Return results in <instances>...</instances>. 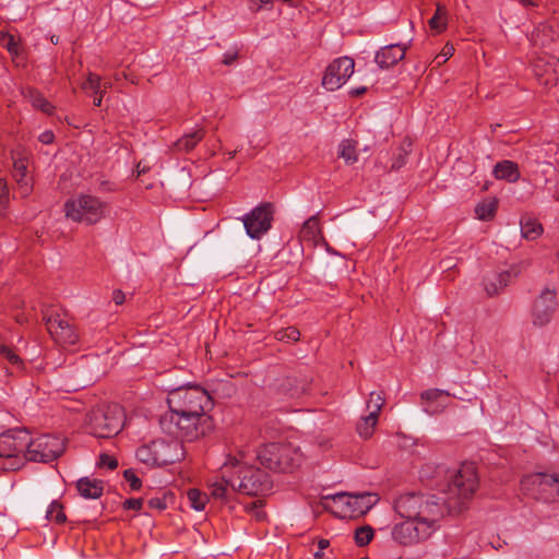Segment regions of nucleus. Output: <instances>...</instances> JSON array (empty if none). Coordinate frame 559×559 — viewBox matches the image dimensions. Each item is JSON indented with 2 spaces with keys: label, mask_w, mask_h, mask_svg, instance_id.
Here are the masks:
<instances>
[{
  "label": "nucleus",
  "mask_w": 559,
  "mask_h": 559,
  "mask_svg": "<svg viewBox=\"0 0 559 559\" xmlns=\"http://www.w3.org/2000/svg\"><path fill=\"white\" fill-rule=\"evenodd\" d=\"M478 487V476L473 465H463L439 495L407 493L397 498L394 510L401 518L415 519L431 536L447 514L462 512Z\"/></svg>",
  "instance_id": "1"
},
{
  "label": "nucleus",
  "mask_w": 559,
  "mask_h": 559,
  "mask_svg": "<svg viewBox=\"0 0 559 559\" xmlns=\"http://www.w3.org/2000/svg\"><path fill=\"white\" fill-rule=\"evenodd\" d=\"M159 425L162 430L174 437L175 440L191 442L207 433L213 427V421L211 417H202L193 413H181L169 408L160 417Z\"/></svg>",
  "instance_id": "2"
},
{
  "label": "nucleus",
  "mask_w": 559,
  "mask_h": 559,
  "mask_svg": "<svg viewBox=\"0 0 559 559\" xmlns=\"http://www.w3.org/2000/svg\"><path fill=\"white\" fill-rule=\"evenodd\" d=\"M230 471L233 474L231 490L234 491L247 496H260L272 488L271 477L265 471L241 460L230 461Z\"/></svg>",
  "instance_id": "3"
},
{
  "label": "nucleus",
  "mask_w": 559,
  "mask_h": 559,
  "mask_svg": "<svg viewBox=\"0 0 559 559\" xmlns=\"http://www.w3.org/2000/svg\"><path fill=\"white\" fill-rule=\"evenodd\" d=\"M167 403L170 409L202 417H210L207 412L213 407L211 395L200 385H187L170 391Z\"/></svg>",
  "instance_id": "4"
},
{
  "label": "nucleus",
  "mask_w": 559,
  "mask_h": 559,
  "mask_svg": "<svg viewBox=\"0 0 559 559\" xmlns=\"http://www.w3.org/2000/svg\"><path fill=\"white\" fill-rule=\"evenodd\" d=\"M124 414L118 404L99 405L87 413L86 425L91 435L111 438L123 426Z\"/></svg>",
  "instance_id": "5"
},
{
  "label": "nucleus",
  "mask_w": 559,
  "mask_h": 559,
  "mask_svg": "<svg viewBox=\"0 0 559 559\" xmlns=\"http://www.w3.org/2000/svg\"><path fill=\"white\" fill-rule=\"evenodd\" d=\"M257 459L270 471L286 473L299 465L301 454L289 443L273 442L259 449Z\"/></svg>",
  "instance_id": "6"
},
{
  "label": "nucleus",
  "mask_w": 559,
  "mask_h": 559,
  "mask_svg": "<svg viewBox=\"0 0 559 559\" xmlns=\"http://www.w3.org/2000/svg\"><path fill=\"white\" fill-rule=\"evenodd\" d=\"M108 204L92 194H81L64 204L66 216L73 222L94 225L107 213Z\"/></svg>",
  "instance_id": "7"
},
{
  "label": "nucleus",
  "mask_w": 559,
  "mask_h": 559,
  "mask_svg": "<svg viewBox=\"0 0 559 559\" xmlns=\"http://www.w3.org/2000/svg\"><path fill=\"white\" fill-rule=\"evenodd\" d=\"M182 447L177 440H154L136 450V459L150 466L173 464L182 455Z\"/></svg>",
  "instance_id": "8"
},
{
  "label": "nucleus",
  "mask_w": 559,
  "mask_h": 559,
  "mask_svg": "<svg viewBox=\"0 0 559 559\" xmlns=\"http://www.w3.org/2000/svg\"><path fill=\"white\" fill-rule=\"evenodd\" d=\"M64 452V441L53 435H41L35 439L27 432V444L24 456L34 462L48 463Z\"/></svg>",
  "instance_id": "9"
},
{
  "label": "nucleus",
  "mask_w": 559,
  "mask_h": 559,
  "mask_svg": "<svg viewBox=\"0 0 559 559\" xmlns=\"http://www.w3.org/2000/svg\"><path fill=\"white\" fill-rule=\"evenodd\" d=\"M272 203H262L254 207L242 218L247 235L252 239H260L272 227L273 221Z\"/></svg>",
  "instance_id": "10"
},
{
  "label": "nucleus",
  "mask_w": 559,
  "mask_h": 559,
  "mask_svg": "<svg viewBox=\"0 0 559 559\" xmlns=\"http://www.w3.org/2000/svg\"><path fill=\"white\" fill-rule=\"evenodd\" d=\"M355 62L349 57L333 60L326 68L322 78V86L328 91H335L343 86L354 73Z\"/></svg>",
  "instance_id": "11"
},
{
  "label": "nucleus",
  "mask_w": 559,
  "mask_h": 559,
  "mask_svg": "<svg viewBox=\"0 0 559 559\" xmlns=\"http://www.w3.org/2000/svg\"><path fill=\"white\" fill-rule=\"evenodd\" d=\"M405 521L396 523L391 532L392 538L403 546H412L428 539V533L415 519L404 518Z\"/></svg>",
  "instance_id": "12"
},
{
  "label": "nucleus",
  "mask_w": 559,
  "mask_h": 559,
  "mask_svg": "<svg viewBox=\"0 0 559 559\" xmlns=\"http://www.w3.org/2000/svg\"><path fill=\"white\" fill-rule=\"evenodd\" d=\"M44 320L49 334L53 340L63 345H73L79 340V334L74 325H72L67 319L62 318L59 313L45 314Z\"/></svg>",
  "instance_id": "13"
},
{
  "label": "nucleus",
  "mask_w": 559,
  "mask_h": 559,
  "mask_svg": "<svg viewBox=\"0 0 559 559\" xmlns=\"http://www.w3.org/2000/svg\"><path fill=\"white\" fill-rule=\"evenodd\" d=\"M556 292L548 288L544 289L533 305V324L536 326H544L548 324L556 311Z\"/></svg>",
  "instance_id": "14"
},
{
  "label": "nucleus",
  "mask_w": 559,
  "mask_h": 559,
  "mask_svg": "<svg viewBox=\"0 0 559 559\" xmlns=\"http://www.w3.org/2000/svg\"><path fill=\"white\" fill-rule=\"evenodd\" d=\"M335 502L345 506L344 516H357L367 513L376 502L374 496L371 493H336L331 497Z\"/></svg>",
  "instance_id": "15"
},
{
  "label": "nucleus",
  "mask_w": 559,
  "mask_h": 559,
  "mask_svg": "<svg viewBox=\"0 0 559 559\" xmlns=\"http://www.w3.org/2000/svg\"><path fill=\"white\" fill-rule=\"evenodd\" d=\"M27 444L26 430H8L0 433V457L16 459Z\"/></svg>",
  "instance_id": "16"
},
{
  "label": "nucleus",
  "mask_w": 559,
  "mask_h": 559,
  "mask_svg": "<svg viewBox=\"0 0 559 559\" xmlns=\"http://www.w3.org/2000/svg\"><path fill=\"white\" fill-rule=\"evenodd\" d=\"M233 474L230 471V460L227 461L221 468V473L217 476L212 477L209 480L207 488L210 495L217 500L227 501L230 498V493L235 492L231 490Z\"/></svg>",
  "instance_id": "17"
},
{
  "label": "nucleus",
  "mask_w": 559,
  "mask_h": 559,
  "mask_svg": "<svg viewBox=\"0 0 559 559\" xmlns=\"http://www.w3.org/2000/svg\"><path fill=\"white\" fill-rule=\"evenodd\" d=\"M12 177L15 180V191L25 198L33 191L32 178L27 175V157L20 152L13 153Z\"/></svg>",
  "instance_id": "18"
},
{
  "label": "nucleus",
  "mask_w": 559,
  "mask_h": 559,
  "mask_svg": "<svg viewBox=\"0 0 559 559\" xmlns=\"http://www.w3.org/2000/svg\"><path fill=\"white\" fill-rule=\"evenodd\" d=\"M406 49L402 44L386 45L376 53L374 61L381 69H389L404 59Z\"/></svg>",
  "instance_id": "19"
},
{
  "label": "nucleus",
  "mask_w": 559,
  "mask_h": 559,
  "mask_svg": "<svg viewBox=\"0 0 559 559\" xmlns=\"http://www.w3.org/2000/svg\"><path fill=\"white\" fill-rule=\"evenodd\" d=\"M511 271L491 273L485 276L484 286L488 296L498 295L511 281Z\"/></svg>",
  "instance_id": "20"
},
{
  "label": "nucleus",
  "mask_w": 559,
  "mask_h": 559,
  "mask_svg": "<svg viewBox=\"0 0 559 559\" xmlns=\"http://www.w3.org/2000/svg\"><path fill=\"white\" fill-rule=\"evenodd\" d=\"M76 489L85 499H98L104 491V484L99 479L82 477L76 483Z\"/></svg>",
  "instance_id": "21"
},
{
  "label": "nucleus",
  "mask_w": 559,
  "mask_h": 559,
  "mask_svg": "<svg viewBox=\"0 0 559 559\" xmlns=\"http://www.w3.org/2000/svg\"><path fill=\"white\" fill-rule=\"evenodd\" d=\"M421 400L426 402L425 412L429 414H436L441 412L447 403L444 402H438L440 397L448 399L450 394L445 391L439 390V389H430L426 390L421 393Z\"/></svg>",
  "instance_id": "22"
},
{
  "label": "nucleus",
  "mask_w": 559,
  "mask_h": 559,
  "mask_svg": "<svg viewBox=\"0 0 559 559\" xmlns=\"http://www.w3.org/2000/svg\"><path fill=\"white\" fill-rule=\"evenodd\" d=\"M492 174L496 179L516 182L520 179V170L516 163L512 160H502L495 165Z\"/></svg>",
  "instance_id": "23"
},
{
  "label": "nucleus",
  "mask_w": 559,
  "mask_h": 559,
  "mask_svg": "<svg viewBox=\"0 0 559 559\" xmlns=\"http://www.w3.org/2000/svg\"><path fill=\"white\" fill-rule=\"evenodd\" d=\"M321 237L320 222L317 215L309 217L299 231V238L304 241L316 243Z\"/></svg>",
  "instance_id": "24"
},
{
  "label": "nucleus",
  "mask_w": 559,
  "mask_h": 559,
  "mask_svg": "<svg viewBox=\"0 0 559 559\" xmlns=\"http://www.w3.org/2000/svg\"><path fill=\"white\" fill-rule=\"evenodd\" d=\"M204 138L203 129L194 130L190 133L182 135L176 143L178 151L190 152L195 145Z\"/></svg>",
  "instance_id": "25"
},
{
  "label": "nucleus",
  "mask_w": 559,
  "mask_h": 559,
  "mask_svg": "<svg viewBox=\"0 0 559 559\" xmlns=\"http://www.w3.org/2000/svg\"><path fill=\"white\" fill-rule=\"evenodd\" d=\"M356 144L355 141L345 139L338 145V157L343 158L348 165L357 162Z\"/></svg>",
  "instance_id": "26"
},
{
  "label": "nucleus",
  "mask_w": 559,
  "mask_h": 559,
  "mask_svg": "<svg viewBox=\"0 0 559 559\" xmlns=\"http://www.w3.org/2000/svg\"><path fill=\"white\" fill-rule=\"evenodd\" d=\"M542 231L543 227L536 219L527 217L521 221V233L524 238L534 240Z\"/></svg>",
  "instance_id": "27"
},
{
  "label": "nucleus",
  "mask_w": 559,
  "mask_h": 559,
  "mask_svg": "<svg viewBox=\"0 0 559 559\" xmlns=\"http://www.w3.org/2000/svg\"><path fill=\"white\" fill-rule=\"evenodd\" d=\"M0 362H7L17 370H22L24 367L20 356L10 346L3 344L0 345Z\"/></svg>",
  "instance_id": "28"
},
{
  "label": "nucleus",
  "mask_w": 559,
  "mask_h": 559,
  "mask_svg": "<svg viewBox=\"0 0 559 559\" xmlns=\"http://www.w3.org/2000/svg\"><path fill=\"white\" fill-rule=\"evenodd\" d=\"M379 415L369 413L362 417L361 421L357 425V432L360 437L367 439L372 436L373 429L378 423Z\"/></svg>",
  "instance_id": "29"
},
{
  "label": "nucleus",
  "mask_w": 559,
  "mask_h": 559,
  "mask_svg": "<svg viewBox=\"0 0 559 559\" xmlns=\"http://www.w3.org/2000/svg\"><path fill=\"white\" fill-rule=\"evenodd\" d=\"M27 97L33 107L41 110L47 115H51L53 112V106L39 92L29 90Z\"/></svg>",
  "instance_id": "30"
},
{
  "label": "nucleus",
  "mask_w": 559,
  "mask_h": 559,
  "mask_svg": "<svg viewBox=\"0 0 559 559\" xmlns=\"http://www.w3.org/2000/svg\"><path fill=\"white\" fill-rule=\"evenodd\" d=\"M187 499L190 503V507L195 511L204 510L209 501L207 495L197 488H192L187 491Z\"/></svg>",
  "instance_id": "31"
},
{
  "label": "nucleus",
  "mask_w": 559,
  "mask_h": 559,
  "mask_svg": "<svg viewBox=\"0 0 559 559\" xmlns=\"http://www.w3.org/2000/svg\"><path fill=\"white\" fill-rule=\"evenodd\" d=\"M497 207L496 200H486L477 204L475 213L478 219L488 221L495 216Z\"/></svg>",
  "instance_id": "32"
},
{
  "label": "nucleus",
  "mask_w": 559,
  "mask_h": 559,
  "mask_svg": "<svg viewBox=\"0 0 559 559\" xmlns=\"http://www.w3.org/2000/svg\"><path fill=\"white\" fill-rule=\"evenodd\" d=\"M283 386L286 389V392L289 397H299L308 391V383L302 382L300 385L297 384V380L295 378H287Z\"/></svg>",
  "instance_id": "33"
},
{
  "label": "nucleus",
  "mask_w": 559,
  "mask_h": 559,
  "mask_svg": "<svg viewBox=\"0 0 559 559\" xmlns=\"http://www.w3.org/2000/svg\"><path fill=\"white\" fill-rule=\"evenodd\" d=\"M82 90L88 95H97L102 92V78L95 73H88L87 79L82 83Z\"/></svg>",
  "instance_id": "34"
},
{
  "label": "nucleus",
  "mask_w": 559,
  "mask_h": 559,
  "mask_svg": "<svg viewBox=\"0 0 559 559\" xmlns=\"http://www.w3.org/2000/svg\"><path fill=\"white\" fill-rule=\"evenodd\" d=\"M46 518L49 520V521H53L58 524H62L66 522L67 520V516L63 512V507L60 502L58 501H52L46 512Z\"/></svg>",
  "instance_id": "35"
},
{
  "label": "nucleus",
  "mask_w": 559,
  "mask_h": 559,
  "mask_svg": "<svg viewBox=\"0 0 559 559\" xmlns=\"http://www.w3.org/2000/svg\"><path fill=\"white\" fill-rule=\"evenodd\" d=\"M373 530L369 525L360 526L355 531V543L362 547L368 545L373 538Z\"/></svg>",
  "instance_id": "36"
},
{
  "label": "nucleus",
  "mask_w": 559,
  "mask_h": 559,
  "mask_svg": "<svg viewBox=\"0 0 559 559\" xmlns=\"http://www.w3.org/2000/svg\"><path fill=\"white\" fill-rule=\"evenodd\" d=\"M300 337V332L295 326H288L275 332V338L281 342H296Z\"/></svg>",
  "instance_id": "37"
},
{
  "label": "nucleus",
  "mask_w": 559,
  "mask_h": 559,
  "mask_svg": "<svg viewBox=\"0 0 559 559\" xmlns=\"http://www.w3.org/2000/svg\"><path fill=\"white\" fill-rule=\"evenodd\" d=\"M0 46L5 48L11 55H19V43L15 37L9 33L0 35Z\"/></svg>",
  "instance_id": "38"
},
{
  "label": "nucleus",
  "mask_w": 559,
  "mask_h": 559,
  "mask_svg": "<svg viewBox=\"0 0 559 559\" xmlns=\"http://www.w3.org/2000/svg\"><path fill=\"white\" fill-rule=\"evenodd\" d=\"M454 53V47L451 44H445L441 52L435 58L433 62L437 67L442 66L447 62Z\"/></svg>",
  "instance_id": "39"
},
{
  "label": "nucleus",
  "mask_w": 559,
  "mask_h": 559,
  "mask_svg": "<svg viewBox=\"0 0 559 559\" xmlns=\"http://www.w3.org/2000/svg\"><path fill=\"white\" fill-rule=\"evenodd\" d=\"M376 403V408L371 413L379 415L382 406L384 405V396L380 393L371 392L369 401L367 402V408H371V404Z\"/></svg>",
  "instance_id": "40"
},
{
  "label": "nucleus",
  "mask_w": 559,
  "mask_h": 559,
  "mask_svg": "<svg viewBox=\"0 0 559 559\" xmlns=\"http://www.w3.org/2000/svg\"><path fill=\"white\" fill-rule=\"evenodd\" d=\"M537 477L539 478V484L544 486H558L557 495L559 496V475L558 474H538Z\"/></svg>",
  "instance_id": "41"
},
{
  "label": "nucleus",
  "mask_w": 559,
  "mask_h": 559,
  "mask_svg": "<svg viewBox=\"0 0 559 559\" xmlns=\"http://www.w3.org/2000/svg\"><path fill=\"white\" fill-rule=\"evenodd\" d=\"M448 17H439L433 14V16L429 20V25L431 29L437 33H442L447 28Z\"/></svg>",
  "instance_id": "42"
},
{
  "label": "nucleus",
  "mask_w": 559,
  "mask_h": 559,
  "mask_svg": "<svg viewBox=\"0 0 559 559\" xmlns=\"http://www.w3.org/2000/svg\"><path fill=\"white\" fill-rule=\"evenodd\" d=\"M98 465L100 467H107L108 469L114 471L118 467V461L114 456L107 453H103L99 456Z\"/></svg>",
  "instance_id": "43"
},
{
  "label": "nucleus",
  "mask_w": 559,
  "mask_h": 559,
  "mask_svg": "<svg viewBox=\"0 0 559 559\" xmlns=\"http://www.w3.org/2000/svg\"><path fill=\"white\" fill-rule=\"evenodd\" d=\"M123 476L132 490H138L141 488L142 481L132 469H126Z\"/></svg>",
  "instance_id": "44"
},
{
  "label": "nucleus",
  "mask_w": 559,
  "mask_h": 559,
  "mask_svg": "<svg viewBox=\"0 0 559 559\" xmlns=\"http://www.w3.org/2000/svg\"><path fill=\"white\" fill-rule=\"evenodd\" d=\"M96 189L102 192L116 191L117 185L103 177L96 179Z\"/></svg>",
  "instance_id": "45"
},
{
  "label": "nucleus",
  "mask_w": 559,
  "mask_h": 559,
  "mask_svg": "<svg viewBox=\"0 0 559 559\" xmlns=\"http://www.w3.org/2000/svg\"><path fill=\"white\" fill-rule=\"evenodd\" d=\"M246 509L257 521H263L265 519V512L257 506V502L247 506Z\"/></svg>",
  "instance_id": "46"
},
{
  "label": "nucleus",
  "mask_w": 559,
  "mask_h": 559,
  "mask_svg": "<svg viewBox=\"0 0 559 559\" xmlns=\"http://www.w3.org/2000/svg\"><path fill=\"white\" fill-rule=\"evenodd\" d=\"M142 508V499H128L123 502V509L126 510H140Z\"/></svg>",
  "instance_id": "47"
},
{
  "label": "nucleus",
  "mask_w": 559,
  "mask_h": 559,
  "mask_svg": "<svg viewBox=\"0 0 559 559\" xmlns=\"http://www.w3.org/2000/svg\"><path fill=\"white\" fill-rule=\"evenodd\" d=\"M238 58V50H228L223 55V63L226 66L233 64Z\"/></svg>",
  "instance_id": "48"
},
{
  "label": "nucleus",
  "mask_w": 559,
  "mask_h": 559,
  "mask_svg": "<svg viewBox=\"0 0 559 559\" xmlns=\"http://www.w3.org/2000/svg\"><path fill=\"white\" fill-rule=\"evenodd\" d=\"M9 198V187L4 179H0V203L4 204Z\"/></svg>",
  "instance_id": "49"
},
{
  "label": "nucleus",
  "mask_w": 559,
  "mask_h": 559,
  "mask_svg": "<svg viewBox=\"0 0 559 559\" xmlns=\"http://www.w3.org/2000/svg\"><path fill=\"white\" fill-rule=\"evenodd\" d=\"M148 506L152 509L164 510L166 509V502L160 498H152L148 500Z\"/></svg>",
  "instance_id": "50"
},
{
  "label": "nucleus",
  "mask_w": 559,
  "mask_h": 559,
  "mask_svg": "<svg viewBox=\"0 0 559 559\" xmlns=\"http://www.w3.org/2000/svg\"><path fill=\"white\" fill-rule=\"evenodd\" d=\"M38 140L43 143V144H51L55 140V135L51 131H44Z\"/></svg>",
  "instance_id": "51"
},
{
  "label": "nucleus",
  "mask_w": 559,
  "mask_h": 559,
  "mask_svg": "<svg viewBox=\"0 0 559 559\" xmlns=\"http://www.w3.org/2000/svg\"><path fill=\"white\" fill-rule=\"evenodd\" d=\"M112 299L116 302V305H121L124 301V294L121 290H115Z\"/></svg>",
  "instance_id": "52"
},
{
  "label": "nucleus",
  "mask_w": 559,
  "mask_h": 559,
  "mask_svg": "<svg viewBox=\"0 0 559 559\" xmlns=\"http://www.w3.org/2000/svg\"><path fill=\"white\" fill-rule=\"evenodd\" d=\"M435 15L441 17H448V10L443 4H437Z\"/></svg>",
  "instance_id": "53"
},
{
  "label": "nucleus",
  "mask_w": 559,
  "mask_h": 559,
  "mask_svg": "<svg viewBox=\"0 0 559 559\" xmlns=\"http://www.w3.org/2000/svg\"><path fill=\"white\" fill-rule=\"evenodd\" d=\"M366 92H367V87H365V86H359V87L352 88V90L349 91V94H350L352 96L357 97V96H361V95H364Z\"/></svg>",
  "instance_id": "54"
},
{
  "label": "nucleus",
  "mask_w": 559,
  "mask_h": 559,
  "mask_svg": "<svg viewBox=\"0 0 559 559\" xmlns=\"http://www.w3.org/2000/svg\"><path fill=\"white\" fill-rule=\"evenodd\" d=\"M248 7L252 12H257L262 9V4H259L258 0H248Z\"/></svg>",
  "instance_id": "55"
},
{
  "label": "nucleus",
  "mask_w": 559,
  "mask_h": 559,
  "mask_svg": "<svg viewBox=\"0 0 559 559\" xmlns=\"http://www.w3.org/2000/svg\"><path fill=\"white\" fill-rule=\"evenodd\" d=\"M103 95H104L103 92L98 93L97 95H93L94 96V99H93L94 106L99 107L102 105Z\"/></svg>",
  "instance_id": "56"
},
{
  "label": "nucleus",
  "mask_w": 559,
  "mask_h": 559,
  "mask_svg": "<svg viewBox=\"0 0 559 559\" xmlns=\"http://www.w3.org/2000/svg\"><path fill=\"white\" fill-rule=\"evenodd\" d=\"M330 545V542L328 539H320L318 543L319 550H323L328 548Z\"/></svg>",
  "instance_id": "57"
},
{
  "label": "nucleus",
  "mask_w": 559,
  "mask_h": 559,
  "mask_svg": "<svg viewBox=\"0 0 559 559\" xmlns=\"http://www.w3.org/2000/svg\"><path fill=\"white\" fill-rule=\"evenodd\" d=\"M518 1L525 7H537V3L534 0H518Z\"/></svg>",
  "instance_id": "58"
},
{
  "label": "nucleus",
  "mask_w": 559,
  "mask_h": 559,
  "mask_svg": "<svg viewBox=\"0 0 559 559\" xmlns=\"http://www.w3.org/2000/svg\"><path fill=\"white\" fill-rule=\"evenodd\" d=\"M554 72H555L554 81L557 82L559 80V59L556 60Z\"/></svg>",
  "instance_id": "59"
},
{
  "label": "nucleus",
  "mask_w": 559,
  "mask_h": 559,
  "mask_svg": "<svg viewBox=\"0 0 559 559\" xmlns=\"http://www.w3.org/2000/svg\"><path fill=\"white\" fill-rule=\"evenodd\" d=\"M110 87H111V83H110V82L102 83V92H103V94H105V93H106V91H107L108 88H110Z\"/></svg>",
  "instance_id": "60"
},
{
  "label": "nucleus",
  "mask_w": 559,
  "mask_h": 559,
  "mask_svg": "<svg viewBox=\"0 0 559 559\" xmlns=\"http://www.w3.org/2000/svg\"><path fill=\"white\" fill-rule=\"evenodd\" d=\"M259 4H262V9L266 8L269 4H272L273 0H258Z\"/></svg>",
  "instance_id": "61"
},
{
  "label": "nucleus",
  "mask_w": 559,
  "mask_h": 559,
  "mask_svg": "<svg viewBox=\"0 0 559 559\" xmlns=\"http://www.w3.org/2000/svg\"><path fill=\"white\" fill-rule=\"evenodd\" d=\"M283 2L287 3L289 7H297V2L295 0H282Z\"/></svg>",
  "instance_id": "62"
},
{
  "label": "nucleus",
  "mask_w": 559,
  "mask_h": 559,
  "mask_svg": "<svg viewBox=\"0 0 559 559\" xmlns=\"http://www.w3.org/2000/svg\"><path fill=\"white\" fill-rule=\"evenodd\" d=\"M314 557H316V558H320V557H321L320 551L314 552Z\"/></svg>",
  "instance_id": "63"
},
{
  "label": "nucleus",
  "mask_w": 559,
  "mask_h": 559,
  "mask_svg": "<svg viewBox=\"0 0 559 559\" xmlns=\"http://www.w3.org/2000/svg\"><path fill=\"white\" fill-rule=\"evenodd\" d=\"M376 408V403L374 404H371V408H368L369 409V413Z\"/></svg>",
  "instance_id": "64"
}]
</instances>
